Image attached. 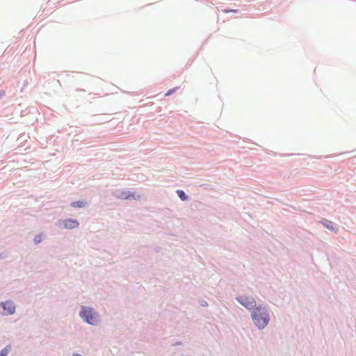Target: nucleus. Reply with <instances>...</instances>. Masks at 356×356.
I'll list each match as a JSON object with an SVG mask.
<instances>
[{
    "label": "nucleus",
    "mask_w": 356,
    "mask_h": 356,
    "mask_svg": "<svg viewBox=\"0 0 356 356\" xmlns=\"http://www.w3.org/2000/svg\"><path fill=\"white\" fill-rule=\"evenodd\" d=\"M224 12L226 13H227L229 12L236 13V10H225Z\"/></svg>",
    "instance_id": "obj_13"
},
{
    "label": "nucleus",
    "mask_w": 356,
    "mask_h": 356,
    "mask_svg": "<svg viewBox=\"0 0 356 356\" xmlns=\"http://www.w3.org/2000/svg\"><path fill=\"white\" fill-rule=\"evenodd\" d=\"M63 224L64 227L67 229H74L77 227L79 225L78 221L71 218L63 220Z\"/></svg>",
    "instance_id": "obj_5"
},
{
    "label": "nucleus",
    "mask_w": 356,
    "mask_h": 356,
    "mask_svg": "<svg viewBox=\"0 0 356 356\" xmlns=\"http://www.w3.org/2000/svg\"><path fill=\"white\" fill-rule=\"evenodd\" d=\"M321 222L327 229H329L332 231H337V229H336L334 223L332 221L328 220H323Z\"/></svg>",
    "instance_id": "obj_6"
},
{
    "label": "nucleus",
    "mask_w": 356,
    "mask_h": 356,
    "mask_svg": "<svg viewBox=\"0 0 356 356\" xmlns=\"http://www.w3.org/2000/svg\"><path fill=\"white\" fill-rule=\"evenodd\" d=\"M177 90V88H175L173 89H171V90H169L166 93H165V96H169L170 95H171L172 92H175Z\"/></svg>",
    "instance_id": "obj_11"
},
{
    "label": "nucleus",
    "mask_w": 356,
    "mask_h": 356,
    "mask_svg": "<svg viewBox=\"0 0 356 356\" xmlns=\"http://www.w3.org/2000/svg\"><path fill=\"white\" fill-rule=\"evenodd\" d=\"M73 356H81V355L76 354V355H74Z\"/></svg>",
    "instance_id": "obj_14"
},
{
    "label": "nucleus",
    "mask_w": 356,
    "mask_h": 356,
    "mask_svg": "<svg viewBox=\"0 0 356 356\" xmlns=\"http://www.w3.org/2000/svg\"><path fill=\"white\" fill-rule=\"evenodd\" d=\"M2 307L3 309V314L6 315L13 314L15 310V305L10 301H7L5 303H3Z\"/></svg>",
    "instance_id": "obj_4"
},
{
    "label": "nucleus",
    "mask_w": 356,
    "mask_h": 356,
    "mask_svg": "<svg viewBox=\"0 0 356 356\" xmlns=\"http://www.w3.org/2000/svg\"><path fill=\"white\" fill-rule=\"evenodd\" d=\"M80 316L89 324L95 325L97 322V315L91 308L83 307L80 312Z\"/></svg>",
    "instance_id": "obj_2"
},
{
    "label": "nucleus",
    "mask_w": 356,
    "mask_h": 356,
    "mask_svg": "<svg viewBox=\"0 0 356 356\" xmlns=\"http://www.w3.org/2000/svg\"><path fill=\"white\" fill-rule=\"evenodd\" d=\"M130 197H134V195H131L129 192H124V193H122L121 198L128 199Z\"/></svg>",
    "instance_id": "obj_10"
},
{
    "label": "nucleus",
    "mask_w": 356,
    "mask_h": 356,
    "mask_svg": "<svg viewBox=\"0 0 356 356\" xmlns=\"http://www.w3.org/2000/svg\"><path fill=\"white\" fill-rule=\"evenodd\" d=\"M236 300L245 307L248 309H252L255 305V300L251 297L241 296L236 298Z\"/></svg>",
    "instance_id": "obj_3"
},
{
    "label": "nucleus",
    "mask_w": 356,
    "mask_h": 356,
    "mask_svg": "<svg viewBox=\"0 0 356 356\" xmlns=\"http://www.w3.org/2000/svg\"><path fill=\"white\" fill-rule=\"evenodd\" d=\"M252 318L259 329L264 328L269 322L267 310L264 307H256L252 312Z\"/></svg>",
    "instance_id": "obj_1"
},
{
    "label": "nucleus",
    "mask_w": 356,
    "mask_h": 356,
    "mask_svg": "<svg viewBox=\"0 0 356 356\" xmlns=\"http://www.w3.org/2000/svg\"><path fill=\"white\" fill-rule=\"evenodd\" d=\"M178 196L180 197L181 200H187V196L183 191L178 190L177 191Z\"/></svg>",
    "instance_id": "obj_8"
},
{
    "label": "nucleus",
    "mask_w": 356,
    "mask_h": 356,
    "mask_svg": "<svg viewBox=\"0 0 356 356\" xmlns=\"http://www.w3.org/2000/svg\"><path fill=\"white\" fill-rule=\"evenodd\" d=\"M35 243H38L41 241V236H38L35 238Z\"/></svg>",
    "instance_id": "obj_12"
},
{
    "label": "nucleus",
    "mask_w": 356,
    "mask_h": 356,
    "mask_svg": "<svg viewBox=\"0 0 356 356\" xmlns=\"http://www.w3.org/2000/svg\"><path fill=\"white\" fill-rule=\"evenodd\" d=\"M10 348L8 347L4 348L0 351V356H6L8 354Z\"/></svg>",
    "instance_id": "obj_9"
},
{
    "label": "nucleus",
    "mask_w": 356,
    "mask_h": 356,
    "mask_svg": "<svg viewBox=\"0 0 356 356\" xmlns=\"http://www.w3.org/2000/svg\"><path fill=\"white\" fill-rule=\"evenodd\" d=\"M85 205V203L83 202H81V201H76V202H73L71 203V206L72 207H74V208H76V207H79V208H81V207H83Z\"/></svg>",
    "instance_id": "obj_7"
}]
</instances>
